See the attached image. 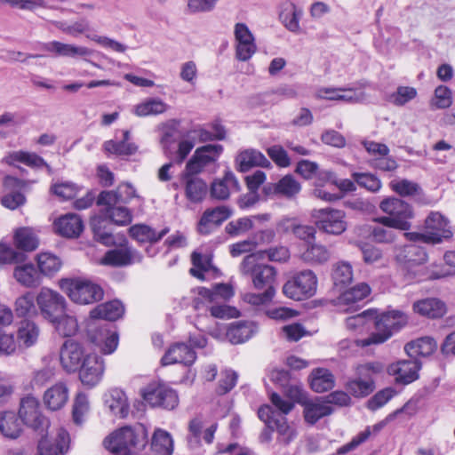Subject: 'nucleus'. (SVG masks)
<instances>
[{"instance_id":"nucleus-31","label":"nucleus","mask_w":455,"mask_h":455,"mask_svg":"<svg viewBox=\"0 0 455 455\" xmlns=\"http://www.w3.org/2000/svg\"><path fill=\"white\" fill-rule=\"evenodd\" d=\"M105 406L115 416L125 418L129 413V403L125 393L119 389L114 388L108 391L105 395Z\"/></svg>"},{"instance_id":"nucleus-32","label":"nucleus","mask_w":455,"mask_h":455,"mask_svg":"<svg viewBox=\"0 0 455 455\" xmlns=\"http://www.w3.org/2000/svg\"><path fill=\"white\" fill-rule=\"evenodd\" d=\"M194 175L188 174L187 170L184 171L182 179L185 181V193L190 202L199 203L205 197L208 187L202 179Z\"/></svg>"},{"instance_id":"nucleus-53","label":"nucleus","mask_w":455,"mask_h":455,"mask_svg":"<svg viewBox=\"0 0 455 455\" xmlns=\"http://www.w3.org/2000/svg\"><path fill=\"white\" fill-rule=\"evenodd\" d=\"M152 447L161 455H172L173 451V440L167 431L158 428L154 432Z\"/></svg>"},{"instance_id":"nucleus-50","label":"nucleus","mask_w":455,"mask_h":455,"mask_svg":"<svg viewBox=\"0 0 455 455\" xmlns=\"http://www.w3.org/2000/svg\"><path fill=\"white\" fill-rule=\"evenodd\" d=\"M102 214L113 223L118 226L129 225L132 220L131 211L124 206L103 205Z\"/></svg>"},{"instance_id":"nucleus-13","label":"nucleus","mask_w":455,"mask_h":455,"mask_svg":"<svg viewBox=\"0 0 455 455\" xmlns=\"http://www.w3.org/2000/svg\"><path fill=\"white\" fill-rule=\"evenodd\" d=\"M316 227L331 235H340L347 229L345 212L340 210L324 208L314 210L312 213Z\"/></svg>"},{"instance_id":"nucleus-12","label":"nucleus","mask_w":455,"mask_h":455,"mask_svg":"<svg viewBox=\"0 0 455 455\" xmlns=\"http://www.w3.org/2000/svg\"><path fill=\"white\" fill-rule=\"evenodd\" d=\"M88 338L104 355L114 353L118 346V334L106 323L92 322L88 326Z\"/></svg>"},{"instance_id":"nucleus-23","label":"nucleus","mask_w":455,"mask_h":455,"mask_svg":"<svg viewBox=\"0 0 455 455\" xmlns=\"http://www.w3.org/2000/svg\"><path fill=\"white\" fill-rule=\"evenodd\" d=\"M44 50L59 57L83 58L92 54V50L81 45L65 44L59 41H51L44 44Z\"/></svg>"},{"instance_id":"nucleus-52","label":"nucleus","mask_w":455,"mask_h":455,"mask_svg":"<svg viewBox=\"0 0 455 455\" xmlns=\"http://www.w3.org/2000/svg\"><path fill=\"white\" fill-rule=\"evenodd\" d=\"M253 331L251 323L239 322L228 330L227 336L231 343L239 344L247 341L252 336Z\"/></svg>"},{"instance_id":"nucleus-58","label":"nucleus","mask_w":455,"mask_h":455,"mask_svg":"<svg viewBox=\"0 0 455 455\" xmlns=\"http://www.w3.org/2000/svg\"><path fill=\"white\" fill-rule=\"evenodd\" d=\"M355 376L368 382L371 387L375 388L374 376L383 371V365L378 362L366 363L355 367Z\"/></svg>"},{"instance_id":"nucleus-26","label":"nucleus","mask_w":455,"mask_h":455,"mask_svg":"<svg viewBox=\"0 0 455 455\" xmlns=\"http://www.w3.org/2000/svg\"><path fill=\"white\" fill-rule=\"evenodd\" d=\"M302 406L305 421L310 425L315 424L322 418L333 412L332 407L328 405L323 397L307 400L302 403Z\"/></svg>"},{"instance_id":"nucleus-22","label":"nucleus","mask_w":455,"mask_h":455,"mask_svg":"<svg viewBox=\"0 0 455 455\" xmlns=\"http://www.w3.org/2000/svg\"><path fill=\"white\" fill-rule=\"evenodd\" d=\"M196 359V354L192 347L184 342L172 345L162 358L164 365L180 363L186 366L192 365Z\"/></svg>"},{"instance_id":"nucleus-45","label":"nucleus","mask_w":455,"mask_h":455,"mask_svg":"<svg viewBox=\"0 0 455 455\" xmlns=\"http://www.w3.org/2000/svg\"><path fill=\"white\" fill-rule=\"evenodd\" d=\"M437 348L436 341L431 337H423L405 345V351L411 357L428 356Z\"/></svg>"},{"instance_id":"nucleus-55","label":"nucleus","mask_w":455,"mask_h":455,"mask_svg":"<svg viewBox=\"0 0 455 455\" xmlns=\"http://www.w3.org/2000/svg\"><path fill=\"white\" fill-rule=\"evenodd\" d=\"M55 330L64 337H69L77 331L78 324L74 316L68 315L66 312L59 315L56 320L50 321Z\"/></svg>"},{"instance_id":"nucleus-5","label":"nucleus","mask_w":455,"mask_h":455,"mask_svg":"<svg viewBox=\"0 0 455 455\" xmlns=\"http://www.w3.org/2000/svg\"><path fill=\"white\" fill-rule=\"evenodd\" d=\"M264 259V252H253L243 258L240 264V272L243 275H250L253 286L258 289L274 287L276 271L275 267L260 263Z\"/></svg>"},{"instance_id":"nucleus-29","label":"nucleus","mask_w":455,"mask_h":455,"mask_svg":"<svg viewBox=\"0 0 455 455\" xmlns=\"http://www.w3.org/2000/svg\"><path fill=\"white\" fill-rule=\"evenodd\" d=\"M55 231L65 237H76L83 230V221L78 215L68 213L54 221Z\"/></svg>"},{"instance_id":"nucleus-2","label":"nucleus","mask_w":455,"mask_h":455,"mask_svg":"<svg viewBox=\"0 0 455 455\" xmlns=\"http://www.w3.org/2000/svg\"><path fill=\"white\" fill-rule=\"evenodd\" d=\"M406 322V315L399 310L379 314L378 311L374 309L372 325H374L376 331L368 338L358 339L356 343L361 347L381 344L387 340L393 335L394 331H398L403 326Z\"/></svg>"},{"instance_id":"nucleus-36","label":"nucleus","mask_w":455,"mask_h":455,"mask_svg":"<svg viewBox=\"0 0 455 455\" xmlns=\"http://www.w3.org/2000/svg\"><path fill=\"white\" fill-rule=\"evenodd\" d=\"M415 313L428 318H440L446 313L445 304L436 298H427L413 304Z\"/></svg>"},{"instance_id":"nucleus-15","label":"nucleus","mask_w":455,"mask_h":455,"mask_svg":"<svg viewBox=\"0 0 455 455\" xmlns=\"http://www.w3.org/2000/svg\"><path fill=\"white\" fill-rule=\"evenodd\" d=\"M88 355L80 343L67 339L60 349V364L67 372H76Z\"/></svg>"},{"instance_id":"nucleus-56","label":"nucleus","mask_w":455,"mask_h":455,"mask_svg":"<svg viewBox=\"0 0 455 455\" xmlns=\"http://www.w3.org/2000/svg\"><path fill=\"white\" fill-rule=\"evenodd\" d=\"M374 318V309H368L360 314L349 316L346 319V327L350 331H362L365 327L372 325Z\"/></svg>"},{"instance_id":"nucleus-49","label":"nucleus","mask_w":455,"mask_h":455,"mask_svg":"<svg viewBox=\"0 0 455 455\" xmlns=\"http://www.w3.org/2000/svg\"><path fill=\"white\" fill-rule=\"evenodd\" d=\"M331 277L336 288L342 289L353 281V268L349 262L339 261L333 265Z\"/></svg>"},{"instance_id":"nucleus-39","label":"nucleus","mask_w":455,"mask_h":455,"mask_svg":"<svg viewBox=\"0 0 455 455\" xmlns=\"http://www.w3.org/2000/svg\"><path fill=\"white\" fill-rule=\"evenodd\" d=\"M0 433L9 439H17L22 433V426L19 416L14 411H4L0 412Z\"/></svg>"},{"instance_id":"nucleus-62","label":"nucleus","mask_w":455,"mask_h":455,"mask_svg":"<svg viewBox=\"0 0 455 455\" xmlns=\"http://www.w3.org/2000/svg\"><path fill=\"white\" fill-rule=\"evenodd\" d=\"M352 178L361 188L371 192H378L381 188V181L378 177L368 172H353Z\"/></svg>"},{"instance_id":"nucleus-28","label":"nucleus","mask_w":455,"mask_h":455,"mask_svg":"<svg viewBox=\"0 0 455 455\" xmlns=\"http://www.w3.org/2000/svg\"><path fill=\"white\" fill-rule=\"evenodd\" d=\"M278 227L283 232H291L297 238L304 241L306 246L315 240V228L308 225H300L295 219L283 218L279 222Z\"/></svg>"},{"instance_id":"nucleus-63","label":"nucleus","mask_w":455,"mask_h":455,"mask_svg":"<svg viewBox=\"0 0 455 455\" xmlns=\"http://www.w3.org/2000/svg\"><path fill=\"white\" fill-rule=\"evenodd\" d=\"M417 90L411 86H399L395 92L389 95L388 100L398 107L404 106L409 101L415 99Z\"/></svg>"},{"instance_id":"nucleus-38","label":"nucleus","mask_w":455,"mask_h":455,"mask_svg":"<svg viewBox=\"0 0 455 455\" xmlns=\"http://www.w3.org/2000/svg\"><path fill=\"white\" fill-rule=\"evenodd\" d=\"M239 183L234 173L230 171L226 172L222 179L216 180L211 187V195L219 200L228 198L232 190L237 191Z\"/></svg>"},{"instance_id":"nucleus-61","label":"nucleus","mask_w":455,"mask_h":455,"mask_svg":"<svg viewBox=\"0 0 455 455\" xmlns=\"http://www.w3.org/2000/svg\"><path fill=\"white\" fill-rule=\"evenodd\" d=\"M275 294L274 287L267 288L262 293L247 292L243 295V300L254 307L266 306L270 303Z\"/></svg>"},{"instance_id":"nucleus-42","label":"nucleus","mask_w":455,"mask_h":455,"mask_svg":"<svg viewBox=\"0 0 455 455\" xmlns=\"http://www.w3.org/2000/svg\"><path fill=\"white\" fill-rule=\"evenodd\" d=\"M13 276L20 284L28 288L36 287L41 283L40 274L31 263L17 266Z\"/></svg>"},{"instance_id":"nucleus-1","label":"nucleus","mask_w":455,"mask_h":455,"mask_svg":"<svg viewBox=\"0 0 455 455\" xmlns=\"http://www.w3.org/2000/svg\"><path fill=\"white\" fill-rule=\"evenodd\" d=\"M147 437V431L142 425L134 427L126 426L109 435L104 444L112 452L132 455L146 446Z\"/></svg>"},{"instance_id":"nucleus-30","label":"nucleus","mask_w":455,"mask_h":455,"mask_svg":"<svg viewBox=\"0 0 455 455\" xmlns=\"http://www.w3.org/2000/svg\"><path fill=\"white\" fill-rule=\"evenodd\" d=\"M236 168L245 172L254 166L270 167L271 164L267 157L256 149H245L235 158Z\"/></svg>"},{"instance_id":"nucleus-19","label":"nucleus","mask_w":455,"mask_h":455,"mask_svg":"<svg viewBox=\"0 0 455 455\" xmlns=\"http://www.w3.org/2000/svg\"><path fill=\"white\" fill-rule=\"evenodd\" d=\"M78 371L79 379L84 385L95 387L102 379L105 371L104 360L98 355L90 354L83 361Z\"/></svg>"},{"instance_id":"nucleus-6","label":"nucleus","mask_w":455,"mask_h":455,"mask_svg":"<svg viewBox=\"0 0 455 455\" xmlns=\"http://www.w3.org/2000/svg\"><path fill=\"white\" fill-rule=\"evenodd\" d=\"M425 234L404 233L411 241H422L429 243H439L443 239L452 236L449 220L440 212H432L425 220Z\"/></svg>"},{"instance_id":"nucleus-24","label":"nucleus","mask_w":455,"mask_h":455,"mask_svg":"<svg viewBox=\"0 0 455 455\" xmlns=\"http://www.w3.org/2000/svg\"><path fill=\"white\" fill-rule=\"evenodd\" d=\"M141 256L130 247L118 248L108 251L100 259V263L106 266L122 267L139 262Z\"/></svg>"},{"instance_id":"nucleus-16","label":"nucleus","mask_w":455,"mask_h":455,"mask_svg":"<svg viewBox=\"0 0 455 455\" xmlns=\"http://www.w3.org/2000/svg\"><path fill=\"white\" fill-rule=\"evenodd\" d=\"M222 150V146L218 144H209L198 148L191 159L187 163L185 170H187L188 174L201 172L205 166L217 161Z\"/></svg>"},{"instance_id":"nucleus-40","label":"nucleus","mask_w":455,"mask_h":455,"mask_svg":"<svg viewBox=\"0 0 455 455\" xmlns=\"http://www.w3.org/2000/svg\"><path fill=\"white\" fill-rule=\"evenodd\" d=\"M168 232L169 228H167L162 229L160 232H156L149 226L144 224L133 225L129 228L130 235L139 243H156Z\"/></svg>"},{"instance_id":"nucleus-44","label":"nucleus","mask_w":455,"mask_h":455,"mask_svg":"<svg viewBox=\"0 0 455 455\" xmlns=\"http://www.w3.org/2000/svg\"><path fill=\"white\" fill-rule=\"evenodd\" d=\"M335 385L333 374L325 368H316L310 374V387L316 393H323Z\"/></svg>"},{"instance_id":"nucleus-41","label":"nucleus","mask_w":455,"mask_h":455,"mask_svg":"<svg viewBox=\"0 0 455 455\" xmlns=\"http://www.w3.org/2000/svg\"><path fill=\"white\" fill-rule=\"evenodd\" d=\"M331 257V251L321 243L315 241L308 243L306 249L301 252L300 258L303 261L309 264H324L330 260Z\"/></svg>"},{"instance_id":"nucleus-47","label":"nucleus","mask_w":455,"mask_h":455,"mask_svg":"<svg viewBox=\"0 0 455 455\" xmlns=\"http://www.w3.org/2000/svg\"><path fill=\"white\" fill-rule=\"evenodd\" d=\"M4 162L9 165H14L16 163H21L29 167L40 168L46 166V163L41 156L35 153H29L22 150L9 153L4 158Z\"/></svg>"},{"instance_id":"nucleus-59","label":"nucleus","mask_w":455,"mask_h":455,"mask_svg":"<svg viewBox=\"0 0 455 455\" xmlns=\"http://www.w3.org/2000/svg\"><path fill=\"white\" fill-rule=\"evenodd\" d=\"M219 0H187L184 12L188 15L208 13L212 12Z\"/></svg>"},{"instance_id":"nucleus-17","label":"nucleus","mask_w":455,"mask_h":455,"mask_svg":"<svg viewBox=\"0 0 455 455\" xmlns=\"http://www.w3.org/2000/svg\"><path fill=\"white\" fill-rule=\"evenodd\" d=\"M235 57L240 61L249 60L257 51L255 38L244 23H236L234 28Z\"/></svg>"},{"instance_id":"nucleus-43","label":"nucleus","mask_w":455,"mask_h":455,"mask_svg":"<svg viewBox=\"0 0 455 455\" xmlns=\"http://www.w3.org/2000/svg\"><path fill=\"white\" fill-rule=\"evenodd\" d=\"M170 106L159 98H148L133 108V114L140 117L165 113Z\"/></svg>"},{"instance_id":"nucleus-25","label":"nucleus","mask_w":455,"mask_h":455,"mask_svg":"<svg viewBox=\"0 0 455 455\" xmlns=\"http://www.w3.org/2000/svg\"><path fill=\"white\" fill-rule=\"evenodd\" d=\"M419 365L416 360H403L392 363L388 367V373L395 376V381L409 384L418 379Z\"/></svg>"},{"instance_id":"nucleus-18","label":"nucleus","mask_w":455,"mask_h":455,"mask_svg":"<svg viewBox=\"0 0 455 455\" xmlns=\"http://www.w3.org/2000/svg\"><path fill=\"white\" fill-rule=\"evenodd\" d=\"M370 293V286L365 283H361L342 292L334 300V305L339 312H355L358 309V303L369 296Z\"/></svg>"},{"instance_id":"nucleus-37","label":"nucleus","mask_w":455,"mask_h":455,"mask_svg":"<svg viewBox=\"0 0 455 455\" xmlns=\"http://www.w3.org/2000/svg\"><path fill=\"white\" fill-rule=\"evenodd\" d=\"M275 236V233L271 229L260 231L253 238H249L243 241L237 242L229 246L230 254L233 257H238L243 253L251 252L256 249L259 243L257 238L261 242H271Z\"/></svg>"},{"instance_id":"nucleus-9","label":"nucleus","mask_w":455,"mask_h":455,"mask_svg":"<svg viewBox=\"0 0 455 455\" xmlns=\"http://www.w3.org/2000/svg\"><path fill=\"white\" fill-rule=\"evenodd\" d=\"M140 393L143 399L152 407L172 410L179 403L177 393L164 383H149Z\"/></svg>"},{"instance_id":"nucleus-11","label":"nucleus","mask_w":455,"mask_h":455,"mask_svg":"<svg viewBox=\"0 0 455 455\" xmlns=\"http://www.w3.org/2000/svg\"><path fill=\"white\" fill-rule=\"evenodd\" d=\"M395 259L406 275L416 278L418 268L427 261V255L420 246L409 243L397 249Z\"/></svg>"},{"instance_id":"nucleus-48","label":"nucleus","mask_w":455,"mask_h":455,"mask_svg":"<svg viewBox=\"0 0 455 455\" xmlns=\"http://www.w3.org/2000/svg\"><path fill=\"white\" fill-rule=\"evenodd\" d=\"M38 326L29 321H23L17 331V339L20 347H29L34 346L39 337Z\"/></svg>"},{"instance_id":"nucleus-14","label":"nucleus","mask_w":455,"mask_h":455,"mask_svg":"<svg viewBox=\"0 0 455 455\" xmlns=\"http://www.w3.org/2000/svg\"><path fill=\"white\" fill-rule=\"evenodd\" d=\"M259 418L279 434V441L289 443L295 436V430L289 426L284 416L273 410L270 405H262L258 411Z\"/></svg>"},{"instance_id":"nucleus-60","label":"nucleus","mask_w":455,"mask_h":455,"mask_svg":"<svg viewBox=\"0 0 455 455\" xmlns=\"http://www.w3.org/2000/svg\"><path fill=\"white\" fill-rule=\"evenodd\" d=\"M347 392L355 397H365L373 392L374 388L370 384L358 377L349 379L346 385Z\"/></svg>"},{"instance_id":"nucleus-54","label":"nucleus","mask_w":455,"mask_h":455,"mask_svg":"<svg viewBox=\"0 0 455 455\" xmlns=\"http://www.w3.org/2000/svg\"><path fill=\"white\" fill-rule=\"evenodd\" d=\"M301 189L299 182L291 175L283 177L275 185V193L287 198L298 195Z\"/></svg>"},{"instance_id":"nucleus-8","label":"nucleus","mask_w":455,"mask_h":455,"mask_svg":"<svg viewBox=\"0 0 455 455\" xmlns=\"http://www.w3.org/2000/svg\"><path fill=\"white\" fill-rule=\"evenodd\" d=\"M36 305L41 315L47 320L54 321L59 315H62L67 308L65 298L48 287H42L36 297Z\"/></svg>"},{"instance_id":"nucleus-51","label":"nucleus","mask_w":455,"mask_h":455,"mask_svg":"<svg viewBox=\"0 0 455 455\" xmlns=\"http://www.w3.org/2000/svg\"><path fill=\"white\" fill-rule=\"evenodd\" d=\"M55 26L63 33L73 37H78L81 35H84L86 36L87 34H91L90 21L84 18L71 23L57 21L55 22Z\"/></svg>"},{"instance_id":"nucleus-34","label":"nucleus","mask_w":455,"mask_h":455,"mask_svg":"<svg viewBox=\"0 0 455 455\" xmlns=\"http://www.w3.org/2000/svg\"><path fill=\"white\" fill-rule=\"evenodd\" d=\"M124 307L121 301L112 300L97 306L93 308L90 315L93 319L92 322L97 320L116 321L123 316Z\"/></svg>"},{"instance_id":"nucleus-33","label":"nucleus","mask_w":455,"mask_h":455,"mask_svg":"<svg viewBox=\"0 0 455 455\" xmlns=\"http://www.w3.org/2000/svg\"><path fill=\"white\" fill-rule=\"evenodd\" d=\"M301 16L302 10L298 8L292 2L285 1L281 4L279 19L283 25L291 32H299V20Z\"/></svg>"},{"instance_id":"nucleus-20","label":"nucleus","mask_w":455,"mask_h":455,"mask_svg":"<svg viewBox=\"0 0 455 455\" xmlns=\"http://www.w3.org/2000/svg\"><path fill=\"white\" fill-rule=\"evenodd\" d=\"M231 215L228 207L221 205L205 210L197 224L201 235H209Z\"/></svg>"},{"instance_id":"nucleus-27","label":"nucleus","mask_w":455,"mask_h":455,"mask_svg":"<svg viewBox=\"0 0 455 455\" xmlns=\"http://www.w3.org/2000/svg\"><path fill=\"white\" fill-rule=\"evenodd\" d=\"M137 197L135 188L129 183L119 185L116 191H103L100 194L97 204L99 205H115L118 203H128Z\"/></svg>"},{"instance_id":"nucleus-57","label":"nucleus","mask_w":455,"mask_h":455,"mask_svg":"<svg viewBox=\"0 0 455 455\" xmlns=\"http://www.w3.org/2000/svg\"><path fill=\"white\" fill-rule=\"evenodd\" d=\"M37 264L40 272L44 275H53L61 267L60 259L51 253L43 252L37 256Z\"/></svg>"},{"instance_id":"nucleus-4","label":"nucleus","mask_w":455,"mask_h":455,"mask_svg":"<svg viewBox=\"0 0 455 455\" xmlns=\"http://www.w3.org/2000/svg\"><path fill=\"white\" fill-rule=\"evenodd\" d=\"M379 208L388 216L374 219L376 223L393 226L395 229L404 231L411 228L410 220L413 219L414 213L412 207L408 203L399 198L389 197L379 204Z\"/></svg>"},{"instance_id":"nucleus-46","label":"nucleus","mask_w":455,"mask_h":455,"mask_svg":"<svg viewBox=\"0 0 455 455\" xmlns=\"http://www.w3.org/2000/svg\"><path fill=\"white\" fill-rule=\"evenodd\" d=\"M13 240L15 246L25 251H35L39 244V240L35 230L28 227L16 229Z\"/></svg>"},{"instance_id":"nucleus-35","label":"nucleus","mask_w":455,"mask_h":455,"mask_svg":"<svg viewBox=\"0 0 455 455\" xmlns=\"http://www.w3.org/2000/svg\"><path fill=\"white\" fill-rule=\"evenodd\" d=\"M68 400V388L65 383L59 382L48 388L44 395V403L48 409H61Z\"/></svg>"},{"instance_id":"nucleus-10","label":"nucleus","mask_w":455,"mask_h":455,"mask_svg":"<svg viewBox=\"0 0 455 455\" xmlns=\"http://www.w3.org/2000/svg\"><path fill=\"white\" fill-rule=\"evenodd\" d=\"M19 418L24 425L43 435L49 427L48 419L42 414L36 398L28 395L21 399Z\"/></svg>"},{"instance_id":"nucleus-7","label":"nucleus","mask_w":455,"mask_h":455,"mask_svg":"<svg viewBox=\"0 0 455 455\" xmlns=\"http://www.w3.org/2000/svg\"><path fill=\"white\" fill-rule=\"evenodd\" d=\"M317 277L312 270H303L288 280L283 287V294L294 300H303L315 294Z\"/></svg>"},{"instance_id":"nucleus-64","label":"nucleus","mask_w":455,"mask_h":455,"mask_svg":"<svg viewBox=\"0 0 455 455\" xmlns=\"http://www.w3.org/2000/svg\"><path fill=\"white\" fill-rule=\"evenodd\" d=\"M90 403L88 397L84 394H77L73 404V420L76 424L80 425L84 422V417L88 414Z\"/></svg>"},{"instance_id":"nucleus-21","label":"nucleus","mask_w":455,"mask_h":455,"mask_svg":"<svg viewBox=\"0 0 455 455\" xmlns=\"http://www.w3.org/2000/svg\"><path fill=\"white\" fill-rule=\"evenodd\" d=\"M70 438L68 433L60 428L55 438L43 437L37 445L38 455H66L69 448Z\"/></svg>"},{"instance_id":"nucleus-3","label":"nucleus","mask_w":455,"mask_h":455,"mask_svg":"<svg viewBox=\"0 0 455 455\" xmlns=\"http://www.w3.org/2000/svg\"><path fill=\"white\" fill-rule=\"evenodd\" d=\"M59 287L74 303L80 305L92 304L103 297L101 287L85 278H61Z\"/></svg>"}]
</instances>
